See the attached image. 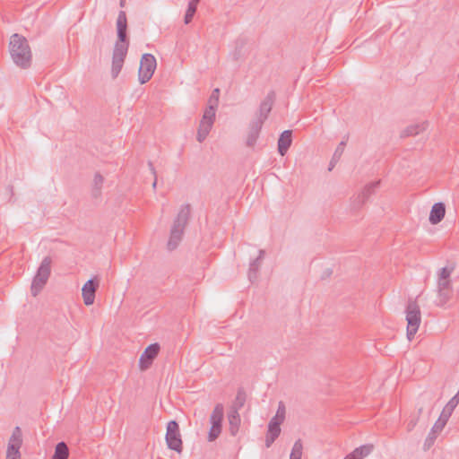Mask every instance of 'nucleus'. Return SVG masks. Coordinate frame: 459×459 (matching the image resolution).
<instances>
[{
  "label": "nucleus",
  "instance_id": "79ce46f5",
  "mask_svg": "<svg viewBox=\"0 0 459 459\" xmlns=\"http://www.w3.org/2000/svg\"><path fill=\"white\" fill-rule=\"evenodd\" d=\"M417 421H418V420H417V419H411V420L408 422V424H407V429H408V431H411V430L414 429V427H415V426H416V424H417Z\"/></svg>",
  "mask_w": 459,
  "mask_h": 459
},
{
  "label": "nucleus",
  "instance_id": "cd10ccee",
  "mask_svg": "<svg viewBox=\"0 0 459 459\" xmlns=\"http://www.w3.org/2000/svg\"><path fill=\"white\" fill-rule=\"evenodd\" d=\"M220 90L214 89L208 100V107L206 108H212V113L215 114L216 108L219 104Z\"/></svg>",
  "mask_w": 459,
  "mask_h": 459
},
{
  "label": "nucleus",
  "instance_id": "a19ab883",
  "mask_svg": "<svg viewBox=\"0 0 459 459\" xmlns=\"http://www.w3.org/2000/svg\"><path fill=\"white\" fill-rule=\"evenodd\" d=\"M148 165H149V168H150V169H151L152 173V174H153V176H154V181H153V183H152V187L155 189V188H156V186H157L156 170H155V168H154V166H153L152 162H151V161H150V162L148 163Z\"/></svg>",
  "mask_w": 459,
  "mask_h": 459
},
{
  "label": "nucleus",
  "instance_id": "dca6fc26",
  "mask_svg": "<svg viewBox=\"0 0 459 459\" xmlns=\"http://www.w3.org/2000/svg\"><path fill=\"white\" fill-rule=\"evenodd\" d=\"M292 143V131L285 130L283 131L278 140V152L281 156H284L289 148Z\"/></svg>",
  "mask_w": 459,
  "mask_h": 459
},
{
  "label": "nucleus",
  "instance_id": "e433bc0d",
  "mask_svg": "<svg viewBox=\"0 0 459 459\" xmlns=\"http://www.w3.org/2000/svg\"><path fill=\"white\" fill-rule=\"evenodd\" d=\"M452 411H450L449 410H447L446 407H444L439 418L437 419L438 420H440L441 422L446 424V422L448 421L450 416L452 415Z\"/></svg>",
  "mask_w": 459,
  "mask_h": 459
},
{
  "label": "nucleus",
  "instance_id": "20e7f679",
  "mask_svg": "<svg viewBox=\"0 0 459 459\" xmlns=\"http://www.w3.org/2000/svg\"><path fill=\"white\" fill-rule=\"evenodd\" d=\"M407 338L411 341L421 322L420 308L416 300L410 299L406 307Z\"/></svg>",
  "mask_w": 459,
  "mask_h": 459
},
{
  "label": "nucleus",
  "instance_id": "ddd939ff",
  "mask_svg": "<svg viewBox=\"0 0 459 459\" xmlns=\"http://www.w3.org/2000/svg\"><path fill=\"white\" fill-rule=\"evenodd\" d=\"M380 184V181H375L372 183L368 184L362 192L358 195L356 199L353 201V208L359 209L361 207L367 200L369 198V196L375 192V190L378 187Z\"/></svg>",
  "mask_w": 459,
  "mask_h": 459
},
{
  "label": "nucleus",
  "instance_id": "9d476101",
  "mask_svg": "<svg viewBox=\"0 0 459 459\" xmlns=\"http://www.w3.org/2000/svg\"><path fill=\"white\" fill-rule=\"evenodd\" d=\"M160 350L159 343L155 342L147 346L139 359V368L142 371L147 370L158 356Z\"/></svg>",
  "mask_w": 459,
  "mask_h": 459
},
{
  "label": "nucleus",
  "instance_id": "f8f14e48",
  "mask_svg": "<svg viewBox=\"0 0 459 459\" xmlns=\"http://www.w3.org/2000/svg\"><path fill=\"white\" fill-rule=\"evenodd\" d=\"M274 100L275 93L273 91L269 92L264 100L261 102L258 113L256 114V117L254 120L261 121V124H264L272 110Z\"/></svg>",
  "mask_w": 459,
  "mask_h": 459
},
{
  "label": "nucleus",
  "instance_id": "39448f33",
  "mask_svg": "<svg viewBox=\"0 0 459 459\" xmlns=\"http://www.w3.org/2000/svg\"><path fill=\"white\" fill-rule=\"evenodd\" d=\"M166 443L169 449L181 453L183 450V443L180 434L179 425L176 420H170L167 424Z\"/></svg>",
  "mask_w": 459,
  "mask_h": 459
},
{
  "label": "nucleus",
  "instance_id": "c03bdc74",
  "mask_svg": "<svg viewBox=\"0 0 459 459\" xmlns=\"http://www.w3.org/2000/svg\"><path fill=\"white\" fill-rule=\"evenodd\" d=\"M344 459H355V458L349 454Z\"/></svg>",
  "mask_w": 459,
  "mask_h": 459
},
{
  "label": "nucleus",
  "instance_id": "f03ea898",
  "mask_svg": "<svg viewBox=\"0 0 459 459\" xmlns=\"http://www.w3.org/2000/svg\"><path fill=\"white\" fill-rule=\"evenodd\" d=\"M191 216V206L186 204L180 207L178 213L173 221L169 232V238L167 247L169 251L175 250L181 242L185 229L188 224Z\"/></svg>",
  "mask_w": 459,
  "mask_h": 459
},
{
  "label": "nucleus",
  "instance_id": "423d86ee",
  "mask_svg": "<svg viewBox=\"0 0 459 459\" xmlns=\"http://www.w3.org/2000/svg\"><path fill=\"white\" fill-rule=\"evenodd\" d=\"M157 66L156 58L152 54H143L138 71V79L141 84H143L151 80Z\"/></svg>",
  "mask_w": 459,
  "mask_h": 459
},
{
  "label": "nucleus",
  "instance_id": "72a5a7b5",
  "mask_svg": "<svg viewBox=\"0 0 459 459\" xmlns=\"http://www.w3.org/2000/svg\"><path fill=\"white\" fill-rule=\"evenodd\" d=\"M437 290H453L452 281L450 279L437 278Z\"/></svg>",
  "mask_w": 459,
  "mask_h": 459
},
{
  "label": "nucleus",
  "instance_id": "aec40b11",
  "mask_svg": "<svg viewBox=\"0 0 459 459\" xmlns=\"http://www.w3.org/2000/svg\"><path fill=\"white\" fill-rule=\"evenodd\" d=\"M51 264L52 259L50 256L44 257L37 270L36 275L48 280L51 273Z\"/></svg>",
  "mask_w": 459,
  "mask_h": 459
},
{
  "label": "nucleus",
  "instance_id": "c9c22d12",
  "mask_svg": "<svg viewBox=\"0 0 459 459\" xmlns=\"http://www.w3.org/2000/svg\"><path fill=\"white\" fill-rule=\"evenodd\" d=\"M437 435L435 434L434 432L430 431L425 440V443H424V449L425 450H428L435 443L436 439H437Z\"/></svg>",
  "mask_w": 459,
  "mask_h": 459
},
{
  "label": "nucleus",
  "instance_id": "bb28decb",
  "mask_svg": "<svg viewBox=\"0 0 459 459\" xmlns=\"http://www.w3.org/2000/svg\"><path fill=\"white\" fill-rule=\"evenodd\" d=\"M246 403V394L242 389H239L237 393L236 399L230 410H236L238 411Z\"/></svg>",
  "mask_w": 459,
  "mask_h": 459
},
{
  "label": "nucleus",
  "instance_id": "393cba45",
  "mask_svg": "<svg viewBox=\"0 0 459 459\" xmlns=\"http://www.w3.org/2000/svg\"><path fill=\"white\" fill-rule=\"evenodd\" d=\"M453 290H437L436 305L444 307L452 298Z\"/></svg>",
  "mask_w": 459,
  "mask_h": 459
},
{
  "label": "nucleus",
  "instance_id": "5701e85b",
  "mask_svg": "<svg viewBox=\"0 0 459 459\" xmlns=\"http://www.w3.org/2000/svg\"><path fill=\"white\" fill-rule=\"evenodd\" d=\"M48 280L39 277L37 275L34 276L32 280V283L30 286V291L33 297L39 295V293L43 290L45 285L47 284Z\"/></svg>",
  "mask_w": 459,
  "mask_h": 459
},
{
  "label": "nucleus",
  "instance_id": "a18cd8bd",
  "mask_svg": "<svg viewBox=\"0 0 459 459\" xmlns=\"http://www.w3.org/2000/svg\"><path fill=\"white\" fill-rule=\"evenodd\" d=\"M193 1H194V2H197V3H199V2H200V0H193Z\"/></svg>",
  "mask_w": 459,
  "mask_h": 459
},
{
  "label": "nucleus",
  "instance_id": "9b49d317",
  "mask_svg": "<svg viewBox=\"0 0 459 459\" xmlns=\"http://www.w3.org/2000/svg\"><path fill=\"white\" fill-rule=\"evenodd\" d=\"M100 286V280L97 276L87 281L82 288V296L86 306L94 303L96 291Z\"/></svg>",
  "mask_w": 459,
  "mask_h": 459
},
{
  "label": "nucleus",
  "instance_id": "a211bd4d",
  "mask_svg": "<svg viewBox=\"0 0 459 459\" xmlns=\"http://www.w3.org/2000/svg\"><path fill=\"white\" fill-rule=\"evenodd\" d=\"M264 256V250H259V255L253 260L249 264L248 279L251 282H254L257 279V273L262 264V261Z\"/></svg>",
  "mask_w": 459,
  "mask_h": 459
},
{
  "label": "nucleus",
  "instance_id": "f3484780",
  "mask_svg": "<svg viewBox=\"0 0 459 459\" xmlns=\"http://www.w3.org/2000/svg\"><path fill=\"white\" fill-rule=\"evenodd\" d=\"M445 214V204L443 203H436L431 208L429 220L431 224L435 225L439 223L444 219Z\"/></svg>",
  "mask_w": 459,
  "mask_h": 459
},
{
  "label": "nucleus",
  "instance_id": "0eeeda50",
  "mask_svg": "<svg viewBox=\"0 0 459 459\" xmlns=\"http://www.w3.org/2000/svg\"><path fill=\"white\" fill-rule=\"evenodd\" d=\"M224 415V408L221 403L215 405L211 416V429L208 433V440L214 441L221 434L222 428V420Z\"/></svg>",
  "mask_w": 459,
  "mask_h": 459
},
{
  "label": "nucleus",
  "instance_id": "37998d69",
  "mask_svg": "<svg viewBox=\"0 0 459 459\" xmlns=\"http://www.w3.org/2000/svg\"><path fill=\"white\" fill-rule=\"evenodd\" d=\"M125 3H126V0H120V3H119L120 6L124 7L125 6Z\"/></svg>",
  "mask_w": 459,
  "mask_h": 459
},
{
  "label": "nucleus",
  "instance_id": "a878e982",
  "mask_svg": "<svg viewBox=\"0 0 459 459\" xmlns=\"http://www.w3.org/2000/svg\"><path fill=\"white\" fill-rule=\"evenodd\" d=\"M372 451V445H364L354 449L353 452H351L350 455L353 456L355 459H363L364 457L368 455Z\"/></svg>",
  "mask_w": 459,
  "mask_h": 459
},
{
  "label": "nucleus",
  "instance_id": "7ed1b4c3",
  "mask_svg": "<svg viewBox=\"0 0 459 459\" xmlns=\"http://www.w3.org/2000/svg\"><path fill=\"white\" fill-rule=\"evenodd\" d=\"M9 51L13 61L22 68H28L31 63V51L23 36L14 33L11 36Z\"/></svg>",
  "mask_w": 459,
  "mask_h": 459
},
{
  "label": "nucleus",
  "instance_id": "b1692460",
  "mask_svg": "<svg viewBox=\"0 0 459 459\" xmlns=\"http://www.w3.org/2000/svg\"><path fill=\"white\" fill-rule=\"evenodd\" d=\"M69 449L65 442H59L56 446L52 459H68Z\"/></svg>",
  "mask_w": 459,
  "mask_h": 459
},
{
  "label": "nucleus",
  "instance_id": "58836bf2",
  "mask_svg": "<svg viewBox=\"0 0 459 459\" xmlns=\"http://www.w3.org/2000/svg\"><path fill=\"white\" fill-rule=\"evenodd\" d=\"M446 424L441 422L440 420H437L434 424V426L432 427L431 430L432 432H434L435 434L438 435L442 430L443 429L445 428Z\"/></svg>",
  "mask_w": 459,
  "mask_h": 459
},
{
  "label": "nucleus",
  "instance_id": "c756f323",
  "mask_svg": "<svg viewBox=\"0 0 459 459\" xmlns=\"http://www.w3.org/2000/svg\"><path fill=\"white\" fill-rule=\"evenodd\" d=\"M104 183V178L100 174L96 173L93 179V189L92 195L98 197L100 195L101 187Z\"/></svg>",
  "mask_w": 459,
  "mask_h": 459
},
{
  "label": "nucleus",
  "instance_id": "2f4dec72",
  "mask_svg": "<svg viewBox=\"0 0 459 459\" xmlns=\"http://www.w3.org/2000/svg\"><path fill=\"white\" fill-rule=\"evenodd\" d=\"M303 446L300 439H298L292 447L290 459H301Z\"/></svg>",
  "mask_w": 459,
  "mask_h": 459
},
{
  "label": "nucleus",
  "instance_id": "412c9836",
  "mask_svg": "<svg viewBox=\"0 0 459 459\" xmlns=\"http://www.w3.org/2000/svg\"><path fill=\"white\" fill-rule=\"evenodd\" d=\"M427 126H428V123L427 122H422V123H420V124L411 125V126H407L401 133V137L404 138V137H408V136L417 135L420 132L425 131L427 129Z\"/></svg>",
  "mask_w": 459,
  "mask_h": 459
},
{
  "label": "nucleus",
  "instance_id": "ea45409f",
  "mask_svg": "<svg viewBox=\"0 0 459 459\" xmlns=\"http://www.w3.org/2000/svg\"><path fill=\"white\" fill-rule=\"evenodd\" d=\"M243 46H244V41L243 40H240V41L237 42V48H236V50H235V52L233 54L235 60H238L241 56V48H243Z\"/></svg>",
  "mask_w": 459,
  "mask_h": 459
},
{
  "label": "nucleus",
  "instance_id": "4468645a",
  "mask_svg": "<svg viewBox=\"0 0 459 459\" xmlns=\"http://www.w3.org/2000/svg\"><path fill=\"white\" fill-rule=\"evenodd\" d=\"M263 125L264 124H261V121L252 120L250 122L247 137L246 141V144L247 147H253L255 144L259 137V134L261 132Z\"/></svg>",
  "mask_w": 459,
  "mask_h": 459
},
{
  "label": "nucleus",
  "instance_id": "c85d7f7f",
  "mask_svg": "<svg viewBox=\"0 0 459 459\" xmlns=\"http://www.w3.org/2000/svg\"><path fill=\"white\" fill-rule=\"evenodd\" d=\"M455 269V264L454 262H448L445 267H443L439 270L437 278L450 279V276L454 273Z\"/></svg>",
  "mask_w": 459,
  "mask_h": 459
},
{
  "label": "nucleus",
  "instance_id": "6e6552de",
  "mask_svg": "<svg viewBox=\"0 0 459 459\" xmlns=\"http://www.w3.org/2000/svg\"><path fill=\"white\" fill-rule=\"evenodd\" d=\"M22 432L20 427H15L8 440L5 459H21L20 449L22 446Z\"/></svg>",
  "mask_w": 459,
  "mask_h": 459
},
{
  "label": "nucleus",
  "instance_id": "1a4fd4ad",
  "mask_svg": "<svg viewBox=\"0 0 459 459\" xmlns=\"http://www.w3.org/2000/svg\"><path fill=\"white\" fill-rule=\"evenodd\" d=\"M214 121L215 114L212 113V108H205L197 130L196 139L199 143H203L206 139Z\"/></svg>",
  "mask_w": 459,
  "mask_h": 459
},
{
  "label": "nucleus",
  "instance_id": "f704fd0d",
  "mask_svg": "<svg viewBox=\"0 0 459 459\" xmlns=\"http://www.w3.org/2000/svg\"><path fill=\"white\" fill-rule=\"evenodd\" d=\"M459 403V390L458 392L453 396L449 402L446 404V408L449 410L450 411H454V410L456 408V406Z\"/></svg>",
  "mask_w": 459,
  "mask_h": 459
},
{
  "label": "nucleus",
  "instance_id": "7c9ffc66",
  "mask_svg": "<svg viewBox=\"0 0 459 459\" xmlns=\"http://www.w3.org/2000/svg\"><path fill=\"white\" fill-rule=\"evenodd\" d=\"M197 4H198V3L194 2L193 0H190V2L188 3L187 10L186 12L185 18H184V22L186 24H188L191 22L195 12H196Z\"/></svg>",
  "mask_w": 459,
  "mask_h": 459
},
{
  "label": "nucleus",
  "instance_id": "473e14b6",
  "mask_svg": "<svg viewBox=\"0 0 459 459\" xmlns=\"http://www.w3.org/2000/svg\"><path fill=\"white\" fill-rule=\"evenodd\" d=\"M281 432L277 431L275 429L268 428L266 437H265V446L266 447H270L275 439L280 436Z\"/></svg>",
  "mask_w": 459,
  "mask_h": 459
},
{
  "label": "nucleus",
  "instance_id": "6ab92c4d",
  "mask_svg": "<svg viewBox=\"0 0 459 459\" xmlns=\"http://www.w3.org/2000/svg\"><path fill=\"white\" fill-rule=\"evenodd\" d=\"M229 429L232 436H236L240 426V416L236 410H230L228 413Z\"/></svg>",
  "mask_w": 459,
  "mask_h": 459
},
{
  "label": "nucleus",
  "instance_id": "f257e3e1",
  "mask_svg": "<svg viewBox=\"0 0 459 459\" xmlns=\"http://www.w3.org/2000/svg\"><path fill=\"white\" fill-rule=\"evenodd\" d=\"M118 41L115 44L112 56V77H117L127 54L128 42L126 36L127 20L124 11H120L117 19Z\"/></svg>",
  "mask_w": 459,
  "mask_h": 459
},
{
  "label": "nucleus",
  "instance_id": "2eb2a0df",
  "mask_svg": "<svg viewBox=\"0 0 459 459\" xmlns=\"http://www.w3.org/2000/svg\"><path fill=\"white\" fill-rule=\"evenodd\" d=\"M286 415V408L283 402H279L278 409L274 417H273L268 424V428H273L281 432V424L283 423Z\"/></svg>",
  "mask_w": 459,
  "mask_h": 459
},
{
  "label": "nucleus",
  "instance_id": "4be33fe9",
  "mask_svg": "<svg viewBox=\"0 0 459 459\" xmlns=\"http://www.w3.org/2000/svg\"><path fill=\"white\" fill-rule=\"evenodd\" d=\"M346 143H347V139L345 140H342L337 146V148L335 149L333 154V157H332V160L330 161V164H329V168H328V170L331 171L333 167L335 166V164L338 162V160L341 159L343 152H344V148L346 146Z\"/></svg>",
  "mask_w": 459,
  "mask_h": 459
},
{
  "label": "nucleus",
  "instance_id": "4c0bfd02",
  "mask_svg": "<svg viewBox=\"0 0 459 459\" xmlns=\"http://www.w3.org/2000/svg\"><path fill=\"white\" fill-rule=\"evenodd\" d=\"M452 411H450L449 410H447L446 407H444L439 418L437 419L438 420H440L441 422L446 424V422L448 421L450 416L452 415Z\"/></svg>",
  "mask_w": 459,
  "mask_h": 459
}]
</instances>
